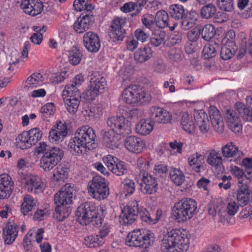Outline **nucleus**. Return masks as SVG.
Returning <instances> with one entry per match:
<instances>
[{
  "mask_svg": "<svg viewBox=\"0 0 252 252\" xmlns=\"http://www.w3.org/2000/svg\"><path fill=\"white\" fill-rule=\"evenodd\" d=\"M96 134L93 128L83 126L75 133L67 145L69 151L73 155L80 156L96 148Z\"/></svg>",
  "mask_w": 252,
  "mask_h": 252,
  "instance_id": "f257e3e1",
  "label": "nucleus"
},
{
  "mask_svg": "<svg viewBox=\"0 0 252 252\" xmlns=\"http://www.w3.org/2000/svg\"><path fill=\"white\" fill-rule=\"evenodd\" d=\"M187 235L178 229H172L163 235L161 249L163 252H186L189 248Z\"/></svg>",
  "mask_w": 252,
  "mask_h": 252,
  "instance_id": "f03ea898",
  "label": "nucleus"
},
{
  "mask_svg": "<svg viewBox=\"0 0 252 252\" xmlns=\"http://www.w3.org/2000/svg\"><path fill=\"white\" fill-rule=\"evenodd\" d=\"M103 211L101 207L97 208L92 202H85L77 208L76 216L78 221L82 225L91 222L93 225L100 226L103 220Z\"/></svg>",
  "mask_w": 252,
  "mask_h": 252,
  "instance_id": "7ed1b4c3",
  "label": "nucleus"
},
{
  "mask_svg": "<svg viewBox=\"0 0 252 252\" xmlns=\"http://www.w3.org/2000/svg\"><path fill=\"white\" fill-rule=\"evenodd\" d=\"M174 219L179 222L190 219L197 212V203L191 198H186L175 203L172 209Z\"/></svg>",
  "mask_w": 252,
  "mask_h": 252,
  "instance_id": "20e7f679",
  "label": "nucleus"
},
{
  "mask_svg": "<svg viewBox=\"0 0 252 252\" xmlns=\"http://www.w3.org/2000/svg\"><path fill=\"white\" fill-rule=\"evenodd\" d=\"M154 235L148 230L138 229L129 232L126 239V244L129 247L146 249L153 244Z\"/></svg>",
  "mask_w": 252,
  "mask_h": 252,
  "instance_id": "39448f33",
  "label": "nucleus"
},
{
  "mask_svg": "<svg viewBox=\"0 0 252 252\" xmlns=\"http://www.w3.org/2000/svg\"><path fill=\"white\" fill-rule=\"evenodd\" d=\"M122 98L128 104L140 103L143 104L150 102L152 99L151 94L142 91L136 85H131L125 88L123 92Z\"/></svg>",
  "mask_w": 252,
  "mask_h": 252,
  "instance_id": "423d86ee",
  "label": "nucleus"
},
{
  "mask_svg": "<svg viewBox=\"0 0 252 252\" xmlns=\"http://www.w3.org/2000/svg\"><path fill=\"white\" fill-rule=\"evenodd\" d=\"M63 155V150L53 147L41 157L40 160V167L45 171H50L61 161Z\"/></svg>",
  "mask_w": 252,
  "mask_h": 252,
  "instance_id": "0eeeda50",
  "label": "nucleus"
},
{
  "mask_svg": "<svg viewBox=\"0 0 252 252\" xmlns=\"http://www.w3.org/2000/svg\"><path fill=\"white\" fill-rule=\"evenodd\" d=\"M89 192L91 196L98 200L106 199L109 194V189L104 178L99 176H94L88 184Z\"/></svg>",
  "mask_w": 252,
  "mask_h": 252,
  "instance_id": "6e6552de",
  "label": "nucleus"
},
{
  "mask_svg": "<svg viewBox=\"0 0 252 252\" xmlns=\"http://www.w3.org/2000/svg\"><path fill=\"white\" fill-rule=\"evenodd\" d=\"M107 89V82L103 77L91 75L90 84L86 91L87 98L94 100L99 94H102Z\"/></svg>",
  "mask_w": 252,
  "mask_h": 252,
  "instance_id": "1a4fd4ad",
  "label": "nucleus"
},
{
  "mask_svg": "<svg viewBox=\"0 0 252 252\" xmlns=\"http://www.w3.org/2000/svg\"><path fill=\"white\" fill-rule=\"evenodd\" d=\"M75 191L73 184H65L62 187L61 190L55 194L54 196L55 203L62 205L71 204L73 197L75 196Z\"/></svg>",
  "mask_w": 252,
  "mask_h": 252,
  "instance_id": "9d476101",
  "label": "nucleus"
},
{
  "mask_svg": "<svg viewBox=\"0 0 252 252\" xmlns=\"http://www.w3.org/2000/svg\"><path fill=\"white\" fill-rule=\"evenodd\" d=\"M107 125L111 129L119 134L126 135L131 132V128L128 120H125L123 115L114 116L109 118Z\"/></svg>",
  "mask_w": 252,
  "mask_h": 252,
  "instance_id": "9b49d317",
  "label": "nucleus"
},
{
  "mask_svg": "<svg viewBox=\"0 0 252 252\" xmlns=\"http://www.w3.org/2000/svg\"><path fill=\"white\" fill-rule=\"evenodd\" d=\"M138 202H129L122 210L120 216V222L123 224H131L137 217L139 213Z\"/></svg>",
  "mask_w": 252,
  "mask_h": 252,
  "instance_id": "f8f14e48",
  "label": "nucleus"
},
{
  "mask_svg": "<svg viewBox=\"0 0 252 252\" xmlns=\"http://www.w3.org/2000/svg\"><path fill=\"white\" fill-rule=\"evenodd\" d=\"M139 177L141 179V191L146 194H152L156 193L158 189V184L157 179L149 175L145 170H142L139 174Z\"/></svg>",
  "mask_w": 252,
  "mask_h": 252,
  "instance_id": "ddd939ff",
  "label": "nucleus"
},
{
  "mask_svg": "<svg viewBox=\"0 0 252 252\" xmlns=\"http://www.w3.org/2000/svg\"><path fill=\"white\" fill-rule=\"evenodd\" d=\"M103 160L109 170L116 176H120L127 173V167L125 162L117 158L108 155L103 158Z\"/></svg>",
  "mask_w": 252,
  "mask_h": 252,
  "instance_id": "4468645a",
  "label": "nucleus"
},
{
  "mask_svg": "<svg viewBox=\"0 0 252 252\" xmlns=\"http://www.w3.org/2000/svg\"><path fill=\"white\" fill-rule=\"evenodd\" d=\"M126 21L125 18H117L112 21L109 36L113 41L123 40L126 34V30L124 28Z\"/></svg>",
  "mask_w": 252,
  "mask_h": 252,
  "instance_id": "2eb2a0df",
  "label": "nucleus"
},
{
  "mask_svg": "<svg viewBox=\"0 0 252 252\" xmlns=\"http://www.w3.org/2000/svg\"><path fill=\"white\" fill-rule=\"evenodd\" d=\"M110 232V226L105 223L99 229V234L89 236L84 239V244L89 248H97L102 245L105 242V237Z\"/></svg>",
  "mask_w": 252,
  "mask_h": 252,
  "instance_id": "dca6fc26",
  "label": "nucleus"
},
{
  "mask_svg": "<svg viewBox=\"0 0 252 252\" xmlns=\"http://www.w3.org/2000/svg\"><path fill=\"white\" fill-rule=\"evenodd\" d=\"M224 119L228 127L234 133H240L242 130V125L237 112L227 109L224 111Z\"/></svg>",
  "mask_w": 252,
  "mask_h": 252,
  "instance_id": "f3484780",
  "label": "nucleus"
},
{
  "mask_svg": "<svg viewBox=\"0 0 252 252\" xmlns=\"http://www.w3.org/2000/svg\"><path fill=\"white\" fill-rule=\"evenodd\" d=\"M150 117L151 121L158 124H167L172 120V115L169 112L158 106L151 108Z\"/></svg>",
  "mask_w": 252,
  "mask_h": 252,
  "instance_id": "a211bd4d",
  "label": "nucleus"
},
{
  "mask_svg": "<svg viewBox=\"0 0 252 252\" xmlns=\"http://www.w3.org/2000/svg\"><path fill=\"white\" fill-rule=\"evenodd\" d=\"M94 21V18L92 14L84 12L74 22L73 29L77 33H83L89 29Z\"/></svg>",
  "mask_w": 252,
  "mask_h": 252,
  "instance_id": "6ab92c4d",
  "label": "nucleus"
},
{
  "mask_svg": "<svg viewBox=\"0 0 252 252\" xmlns=\"http://www.w3.org/2000/svg\"><path fill=\"white\" fill-rule=\"evenodd\" d=\"M83 44L88 51L96 53L100 47V41L97 34L92 32L85 33L83 36Z\"/></svg>",
  "mask_w": 252,
  "mask_h": 252,
  "instance_id": "aec40b11",
  "label": "nucleus"
},
{
  "mask_svg": "<svg viewBox=\"0 0 252 252\" xmlns=\"http://www.w3.org/2000/svg\"><path fill=\"white\" fill-rule=\"evenodd\" d=\"M209 114L215 130L218 133H222L224 129V123L219 110L215 106H211L209 108Z\"/></svg>",
  "mask_w": 252,
  "mask_h": 252,
  "instance_id": "412c9836",
  "label": "nucleus"
},
{
  "mask_svg": "<svg viewBox=\"0 0 252 252\" xmlns=\"http://www.w3.org/2000/svg\"><path fill=\"white\" fill-rule=\"evenodd\" d=\"M13 182L11 178L6 174L0 175V199L8 198L13 190Z\"/></svg>",
  "mask_w": 252,
  "mask_h": 252,
  "instance_id": "4be33fe9",
  "label": "nucleus"
},
{
  "mask_svg": "<svg viewBox=\"0 0 252 252\" xmlns=\"http://www.w3.org/2000/svg\"><path fill=\"white\" fill-rule=\"evenodd\" d=\"M126 148L130 152L134 153H140L145 148V144L140 138L130 136L125 141Z\"/></svg>",
  "mask_w": 252,
  "mask_h": 252,
  "instance_id": "5701e85b",
  "label": "nucleus"
},
{
  "mask_svg": "<svg viewBox=\"0 0 252 252\" xmlns=\"http://www.w3.org/2000/svg\"><path fill=\"white\" fill-rule=\"evenodd\" d=\"M113 130L105 131L103 134V142L105 146L111 149L119 148L120 142V135Z\"/></svg>",
  "mask_w": 252,
  "mask_h": 252,
  "instance_id": "b1692460",
  "label": "nucleus"
},
{
  "mask_svg": "<svg viewBox=\"0 0 252 252\" xmlns=\"http://www.w3.org/2000/svg\"><path fill=\"white\" fill-rule=\"evenodd\" d=\"M222 154L223 156L227 158H232L230 161H234L238 163L241 160V158L243 156V153L238 150L237 146L232 142H230L222 148Z\"/></svg>",
  "mask_w": 252,
  "mask_h": 252,
  "instance_id": "393cba45",
  "label": "nucleus"
},
{
  "mask_svg": "<svg viewBox=\"0 0 252 252\" xmlns=\"http://www.w3.org/2000/svg\"><path fill=\"white\" fill-rule=\"evenodd\" d=\"M194 117L196 125L202 133H206L209 129L207 114L203 110L195 111Z\"/></svg>",
  "mask_w": 252,
  "mask_h": 252,
  "instance_id": "a878e982",
  "label": "nucleus"
},
{
  "mask_svg": "<svg viewBox=\"0 0 252 252\" xmlns=\"http://www.w3.org/2000/svg\"><path fill=\"white\" fill-rule=\"evenodd\" d=\"M205 157L199 153H196L191 155L188 158V161L189 166L196 173L201 172L203 169V164L204 163Z\"/></svg>",
  "mask_w": 252,
  "mask_h": 252,
  "instance_id": "bb28decb",
  "label": "nucleus"
},
{
  "mask_svg": "<svg viewBox=\"0 0 252 252\" xmlns=\"http://www.w3.org/2000/svg\"><path fill=\"white\" fill-rule=\"evenodd\" d=\"M217 8L216 6L211 3L203 6L200 10V15L202 18L205 19H209L215 15L217 17L219 16H222L225 18L226 14L224 12H218L217 13Z\"/></svg>",
  "mask_w": 252,
  "mask_h": 252,
  "instance_id": "cd10ccee",
  "label": "nucleus"
},
{
  "mask_svg": "<svg viewBox=\"0 0 252 252\" xmlns=\"http://www.w3.org/2000/svg\"><path fill=\"white\" fill-rule=\"evenodd\" d=\"M42 182L36 176H32L28 179L24 185V188L28 191L33 192L38 194L42 191Z\"/></svg>",
  "mask_w": 252,
  "mask_h": 252,
  "instance_id": "c85d7f7f",
  "label": "nucleus"
},
{
  "mask_svg": "<svg viewBox=\"0 0 252 252\" xmlns=\"http://www.w3.org/2000/svg\"><path fill=\"white\" fill-rule=\"evenodd\" d=\"M69 169L67 164L58 165L53 171V179L56 182L64 181L68 177Z\"/></svg>",
  "mask_w": 252,
  "mask_h": 252,
  "instance_id": "c756f323",
  "label": "nucleus"
},
{
  "mask_svg": "<svg viewBox=\"0 0 252 252\" xmlns=\"http://www.w3.org/2000/svg\"><path fill=\"white\" fill-rule=\"evenodd\" d=\"M153 56L151 48L145 46L139 48L134 53V59L138 62L143 63L148 61Z\"/></svg>",
  "mask_w": 252,
  "mask_h": 252,
  "instance_id": "7c9ffc66",
  "label": "nucleus"
},
{
  "mask_svg": "<svg viewBox=\"0 0 252 252\" xmlns=\"http://www.w3.org/2000/svg\"><path fill=\"white\" fill-rule=\"evenodd\" d=\"M18 234L17 226L8 225L3 230V239L6 244H11L15 240Z\"/></svg>",
  "mask_w": 252,
  "mask_h": 252,
  "instance_id": "2f4dec72",
  "label": "nucleus"
},
{
  "mask_svg": "<svg viewBox=\"0 0 252 252\" xmlns=\"http://www.w3.org/2000/svg\"><path fill=\"white\" fill-rule=\"evenodd\" d=\"M180 123L183 129L189 133H192L195 130V126L191 116L186 112L181 113Z\"/></svg>",
  "mask_w": 252,
  "mask_h": 252,
  "instance_id": "473e14b6",
  "label": "nucleus"
},
{
  "mask_svg": "<svg viewBox=\"0 0 252 252\" xmlns=\"http://www.w3.org/2000/svg\"><path fill=\"white\" fill-rule=\"evenodd\" d=\"M120 113L123 115V117L126 120L136 121L139 118L142 117V111L140 109H129L127 107L119 109Z\"/></svg>",
  "mask_w": 252,
  "mask_h": 252,
  "instance_id": "72a5a7b5",
  "label": "nucleus"
},
{
  "mask_svg": "<svg viewBox=\"0 0 252 252\" xmlns=\"http://www.w3.org/2000/svg\"><path fill=\"white\" fill-rule=\"evenodd\" d=\"M153 129V122L149 120H142L136 126L137 133L142 135L149 134Z\"/></svg>",
  "mask_w": 252,
  "mask_h": 252,
  "instance_id": "f704fd0d",
  "label": "nucleus"
},
{
  "mask_svg": "<svg viewBox=\"0 0 252 252\" xmlns=\"http://www.w3.org/2000/svg\"><path fill=\"white\" fill-rule=\"evenodd\" d=\"M220 48L219 43L215 42H211L204 46L202 54L205 59H209L215 57L217 55V51Z\"/></svg>",
  "mask_w": 252,
  "mask_h": 252,
  "instance_id": "c9c22d12",
  "label": "nucleus"
},
{
  "mask_svg": "<svg viewBox=\"0 0 252 252\" xmlns=\"http://www.w3.org/2000/svg\"><path fill=\"white\" fill-rule=\"evenodd\" d=\"M235 108L244 120L252 123V110L241 102L236 103Z\"/></svg>",
  "mask_w": 252,
  "mask_h": 252,
  "instance_id": "e433bc0d",
  "label": "nucleus"
},
{
  "mask_svg": "<svg viewBox=\"0 0 252 252\" xmlns=\"http://www.w3.org/2000/svg\"><path fill=\"white\" fill-rule=\"evenodd\" d=\"M155 19L156 26L159 28L163 29L169 27L168 15L165 11L162 10L158 11L155 16Z\"/></svg>",
  "mask_w": 252,
  "mask_h": 252,
  "instance_id": "4c0bfd02",
  "label": "nucleus"
},
{
  "mask_svg": "<svg viewBox=\"0 0 252 252\" xmlns=\"http://www.w3.org/2000/svg\"><path fill=\"white\" fill-rule=\"evenodd\" d=\"M55 212L53 213L54 217L59 221H63L66 218L70 213L71 209L69 207L64 205L56 204Z\"/></svg>",
  "mask_w": 252,
  "mask_h": 252,
  "instance_id": "58836bf2",
  "label": "nucleus"
},
{
  "mask_svg": "<svg viewBox=\"0 0 252 252\" xmlns=\"http://www.w3.org/2000/svg\"><path fill=\"white\" fill-rule=\"evenodd\" d=\"M36 201L30 195H26L24 198V202L21 205V211L24 215H26L32 209H35Z\"/></svg>",
  "mask_w": 252,
  "mask_h": 252,
  "instance_id": "ea45409f",
  "label": "nucleus"
},
{
  "mask_svg": "<svg viewBox=\"0 0 252 252\" xmlns=\"http://www.w3.org/2000/svg\"><path fill=\"white\" fill-rule=\"evenodd\" d=\"M169 175L170 179L176 186L181 185L185 181V175L179 168H171Z\"/></svg>",
  "mask_w": 252,
  "mask_h": 252,
  "instance_id": "a19ab883",
  "label": "nucleus"
},
{
  "mask_svg": "<svg viewBox=\"0 0 252 252\" xmlns=\"http://www.w3.org/2000/svg\"><path fill=\"white\" fill-rule=\"evenodd\" d=\"M166 33L160 30H155L150 37V43L155 47H158L164 42Z\"/></svg>",
  "mask_w": 252,
  "mask_h": 252,
  "instance_id": "79ce46f5",
  "label": "nucleus"
},
{
  "mask_svg": "<svg viewBox=\"0 0 252 252\" xmlns=\"http://www.w3.org/2000/svg\"><path fill=\"white\" fill-rule=\"evenodd\" d=\"M75 10L77 11H86V13L91 14L94 6L89 2L88 0H75L73 3Z\"/></svg>",
  "mask_w": 252,
  "mask_h": 252,
  "instance_id": "37998d69",
  "label": "nucleus"
},
{
  "mask_svg": "<svg viewBox=\"0 0 252 252\" xmlns=\"http://www.w3.org/2000/svg\"><path fill=\"white\" fill-rule=\"evenodd\" d=\"M80 99L76 97H67L64 99L66 109L70 114H74L77 111Z\"/></svg>",
  "mask_w": 252,
  "mask_h": 252,
  "instance_id": "c03bdc74",
  "label": "nucleus"
},
{
  "mask_svg": "<svg viewBox=\"0 0 252 252\" xmlns=\"http://www.w3.org/2000/svg\"><path fill=\"white\" fill-rule=\"evenodd\" d=\"M169 12L171 16L176 20L182 19L185 15L184 7L178 4H174L169 8Z\"/></svg>",
  "mask_w": 252,
  "mask_h": 252,
  "instance_id": "a18cd8bd",
  "label": "nucleus"
},
{
  "mask_svg": "<svg viewBox=\"0 0 252 252\" xmlns=\"http://www.w3.org/2000/svg\"><path fill=\"white\" fill-rule=\"evenodd\" d=\"M16 143L17 147L23 150L28 149L32 145L26 131L23 132L17 137Z\"/></svg>",
  "mask_w": 252,
  "mask_h": 252,
  "instance_id": "49530a36",
  "label": "nucleus"
},
{
  "mask_svg": "<svg viewBox=\"0 0 252 252\" xmlns=\"http://www.w3.org/2000/svg\"><path fill=\"white\" fill-rule=\"evenodd\" d=\"M121 10L125 13H128L132 11H134V12L131 13V16H136L139 15L142 10L140 8L136 2H128L125 3L121 8Z\"/></svg>",
  "mask_w": 252,
  "mask_h": 252,
  "instance_id": "de8ad7c7",
  "label": "nucleus"
},
{
  "mask_svg": "<svg viewBox=\"0 0 252 252\" xmlns=\"http://www.w3.org/2000/svg\"><path fill=\"white\" fill-rule=\"evenodd\" d=\"M82 57V53L76 47H73L71 50L69 51L68 55V61L69 63L73 65L79 63L81 60Z\"/></svg>",
  "mask_w": 252,
  "mask_h": 252,
  "instance_id": "09e8293b",
  "label": "nucleus"
},
{
  "mask_svg": "<svg viewBox=\"0 0 252 252\" xmlns=\"http://www.w3.org/2000/svg\"><path fill=\"white\" fill-rule=\"evenodd\" d=\"M216 33L215 27L212 24H206L201 28L202 38L206 41H209Z\"/></svg>",
  "mask_w": 252,
  "mask_h": 252,
  "instance_id": "8fccbe9b",
  "label": "nucleus"
},
{
  "mask_svg": "<svg viewBox=\"0 0 252 252\" xmlns=\"http://www.w3.org/2000/svg\"><path fill=\"white\" fill-rule=\"evenodd\" d=\"M237 47H230L229 45L222 44L220 52V57L224 60L231 59L235 54Z\"/></svg>",
  "mask_w": 252,
  "mask_h": 252,
  "instance_id": "3c124183",
  "label": "nucleus"
},
{
  "mask_svg": "<svg viewBox=\"0 0 252 252\" xmlns=\"http://www.w3.org/2000/svg\"><path fill=\"white\" fill-rule=\"evenodd\" d=\"M225 209L224 204L221 202H212L208 205V210L210 215L214 216L218 215Z\"/></svg>",
  "mask_w": 252,
  "mask_h": 252,
  "instance_id": "603ef678",
  "label": "nucleus"
},
{
  "mask_svg": "<svg viewBox=\"0 0 252 252\" xmlns=\"http://www.w3.org/2000/svg\"><path fill=\"white\" fill-rule=\"evenodd\" d=\"M78 86L72 84L70 85L65 86L63 91V95H66L67 97H76L78 98H81V93Z\"/></svg>",
  "mask_w": 252,
  "mask_h": 252,
  "instance_id": "864d4df0",
  "label": "nucleus"
},
{
  "mask_svg": "<svg viewBox=\"0 0 252 252\" xmlns=\"http://www.w3.org/2000/svg\"><path fill=\"white\" fill-rule=\"evenodd\" d=\"M42 77V75L39 73L32 74L27 78L26 80L27 84L24 87V88L29 90L30 88L37 87L39 84L40 78Z\"/></svg>",
  "mask_w": 252,
  "mask_h": 252,
  "instance_id": "5fc2aeb1",
  "label": "nucleus"
},
{
  "mask_svg": "<svg viewBox=\"0 0 252 252\" xmlns=\"http://www.w3.org/2000/svg\"><path fill=\"white\" fill-rule=\"evenodd\" d=\"M216 4L219 8L226 12H232L234 9L233 0H217Z\"/></svg>",
  "mask_w": 252,
  "mask_h": 252,
  "instance_id": "6e6d98bb",
  "label": "nucleus"
},
{
  "mask_svg": "<svg viewBox=\"0 0 252 252\" xmlns=\"http://www.w3.org/2000/svg\"><path fill=\"white\" fill-rule=\"evenodd\" d=\"M168 57L170 60L173 62H179L183 58L184 54L180 48H173L168 52Z\"/></svg>",
  "mask_w": 252,
  "mask_h": 252,
  "instance_id": "4d7b16f0",
  "label": "nucleus"
},
{
  "mask_svg": "<svg viewBox=\"0 0 252 252\" xmlns=\"http://www.w3.org/2000/svg\"><path fill=\"white\" fill-rule=\"evenodd\" d=\"M141 22L146 28L150 30L154 29L156 25L155 16L150 14H144L142 17Z\"/></svg>",
  "mask_w": 252,
  "mask_h": 252,
  "instance_id": "13d9d810",
  "label": "nucleus"
},
{
  "mask_svg": "<svg viewBox=\"0 0 252 252\" xmlns=\"http://www.w3.org/2000/svg\"><path fill=\"white\" fill-rule=\"evenodd\" d=\"M222 158L215 151H211L207 159V162L212 166H217L221 163Z\"/></svg>",
  "mask_w": 252,
  "mask_h": 252,
  "instance_id": "bf43d9fd",
  "label": "nucleus"
},
{
  "mask_svg": "<svg viewBox=\"0 0 252 252\" xmlns=\"http://www.w3.org/2000/svg\"><path fill=\"white\" fill-rule=\"evenodd\" d=\"M27 132L32 145L35 144L40 139L42 135V131L37 127L32 129Z\"/></svg>",
  "mask_w": 252,
  "mask_h": 252,
  "instance_id": "052dcab7",
  "label": "nucleus"
},
{
  "mask_svg": "<svg viewBox=\"0 0 252 252\" xmlns=\"http://www.w3.org/2000/svg\"><path fill=\"white\" fill-rule=\"evenodd\" d=\"M235 33L233 31H229L222 40V44L229 45L230 47H237L235 42Z\"/></svg>",
  "mask_w": 252,
  "mask_h": 252,
  "instance_id": "680f3d73",
  "label": "nucleus"
},
{
  "mask_svg": "<svg viewBox=\"0 0 252 252\" xmlns=\"http://www.w3.org/2000/svg\"><path fill=\"white\" fill-rule=\"evenodd\" d=\"M43 5L40 0H32V10H30V15L35 16L43 10Z\"/></svg>",
  "mask_w": 252,
  "mask_h": 252,
  "instance_id": "e2e57ef3",
  "label": "nucleus"
},
{
  "mask_svg": "<svg viewBox=\"0 0 252 252\" xmlns=\"http://www.w3.org/2000/svg\"><path fill=\"white\" fill-rule=\"evenodd\" d=\"M247 50L248 51L249 53L252 57V42L249 43V46L248 48H247V40L245 38H244L241 41L239 54L238 55V57L239 58H242L243 57Z\"/></svg>",
  "mask_w": 252,
  "mask_h": 252,
  "instance_id": "0e129e2a",
  "label": "nucleus"
},
{
  "mask_svg": "<svg viewBox=\"0 0 252 252\" xmlns=\"http://www.w3.org/2000/svg\"><path fill=\"white\" fill-rule=\"evenodd\" d=\"M55 106L53 103H48L44 105L41 109V117L47 118L52 115L55 112Z\"/></svg>",
  "mask_w": 252,
  "mask_h": 252,
  "instance_id": "69168bd1",
  "label": "nucleus"
},
{
  "mask_svg": "<svg viewBox=\"0 0 252 252\" xmlns=\"http://www.w3.org/2000/svg\"><path fill=\"white\" fill-rule=\"evenodd\" d=\"M103 107L102 104H98L90 108L88 115L90 117L98 118L103 113Z\"/></svg>",
  "mask_w": 252,
  "mask_h": 252,
  "instance_id": "338daca9",
  "label": "nucleus"
},
{
  "mask_svg": "<svg viewBox=\"0 0 252 252\" xmlns=\"http://www.w3.org/2000/svg\"><path fill=\"white\" fill-rule=\"evenodd\" d=\"M52 129L55 130L59 134L61 133L63 136L66 137L67 134L68 130L67 125L65 122L58 121L56 125L54 126Z\"/></svg>",
  "mask_w": 252,
  "mask_h": 252,
  "instance_id": "774afa93",
  "label": "nucleus"
}]
</instances>
